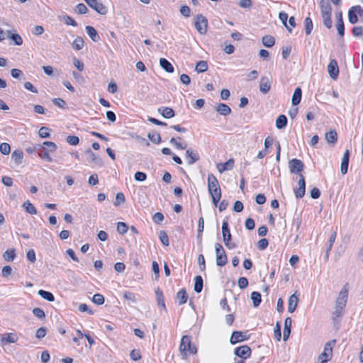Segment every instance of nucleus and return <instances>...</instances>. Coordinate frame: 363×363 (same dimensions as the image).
Masks as SVG:
<instances>
[{
    "label": "nucleus",
    "mask_w": 363,
    "mask_h": 363,
    "mask_svg": "<svg viewBox=\"0 0 363 363\" xmlns=\"http://www.w3.org/2000/svg\"><path fill=\"white\" fill-rule=\"evenodd\" d=\"M319 6L320 9L323 23L328 29L332 28V6L329 0H320Z\"/></svg>",
    "instance_id": "1"
},
{
    "label": "nucleus",
    "mask_w": 363,
    "mask_h": 363,
    "mask_svg": "<svg viewBox=\"0 0 363 363\" xmlns=\"http://www.w3.org/2000/svg\"><path fill=\"white\" fill-rule=\"evenodd\" d=\"M179 351L184 358L188 356L189 354H196L197 350L195 347L191 346V337L189 335H183L181 339L179 345Z\"/></svg>",
    "instance_id": "2"
},
{
    "label": "nucleus",
    "mask_w": 363,
    "mask_h": 363,
    "mask_svg": "<svg viewBox=\"0 0 363 363\" xmlns=\"http://www.w3.org/2000/svg\"><path fill=\"white\" fill-rule=\"evenodd\" d=\"M215 251L216 257V264L219 267L225 265L228 262V257L223 246L217 242L215 244Z\"/></svg>",
    "instance_id": "3"
},
{
    "label": "nucleus",
    "mask_w": 363,
    "mask_h": 363,
    "mask_svg": "<svg viewBox=\"0 0 363 363\" xmlns=\"http://www.w3.org/2000/svg\"><path fill=\"white\" fill-rule=\"evenodd\" d=\"M348 291L349 287L348 284L347 283L343 286L336 298L335 306H337V308H345L347 301Z\"/></svg>",
    "instance_id": "4"
},
{
    "label": "nucleus",
    "mask_w": 363,
    "mask_h": 363,
    "mask_svg": "<svg viewBox=\"0 0 363 363\" xmlns=\"http://www.w3.org/2000/svg\"><path fill=\"white\" fill-rule=\"evenodd\" d=\"M336 340H333L325 343L324 350L318 357V360H325L326 362L330 361L333 357V347L335 345Z\"/></svg>",
    "instance_id": "5"
},
{
    "label": "nucleus",
    "mask_w": 363,
    "mask_h": 363,
    "mask_svg": "<svg viewBox=\"0 0 363 363\" xmlns=\"http://www.w3.org/2000/svg\"><path fill=\"white\" fill-rule=\"evenodd\" d=\"M222 235L223 242L228 249H233L235 247V244L230 242L232 236L230 232L228 223L226 220H224L222 224Z\"/></svg>",
    "instance_id": "6"
},
{
    "label": "nucleus",
    "mask_w": 363,
    "mask_h": 363,
    "mask_svg": "<svg viewBox=\"0 0 363 363\" xmlns=\"http://www.w3.org/2000/svg\"><path fill=\"white\" fill-rule=\"evenodd\" d=\"M194 25L196 29L200 34L204 35L206 33L208 27V20L204 16H203L202 14H198L195 18Z\"/></svg>",
    "instance_id": "7"
},
{
    "label": "nucleus",
    "mask_w": 363,
    "mask_h": 363,
    "mask_svg": "<svg viewBox=\"0 0 363 363\" xmlns=\"http://www.w3.org/2000/svg\"><path fill=\"white\" fill-rule=\"evenodd\" d=\"M91 9L95 10L101 15H105L107 13L106 8L98 0H84Z\"/></svg>",
    "instance_id": "8"
},
{
    "label": "nucleus",
    "mask_w": 363,
    "mask_h": 363,
    "mask_svg": "<svg viewBox=\"0 0 363 363\" xmlns=\"http://www.w3.org/2000/svg\"><path fill=\"white\" fill-rule=\"evenodd\" d=\"M250 338V335L247 332L234 331L233 332L230 342L232 345H235L238 342L247 340Z\"/></svg>",
    "instance_id": "9"
},
{
    "label": "nucleus",
    "mask_w": 363,
    "mask_h": 363,
    "mask_svg": "<svg viewBox=\"0 0 363 363\" xmlns=\"http://www.w3.org/2000/svg\"><path fill=\"white\" fill-rule=\"evenodd\" d=\"M336 18V29L337 33L340 37H343L345 35V25L342 18V12L341 11H336L335 12Z\"/></svg>",
    "instance_id": "10"
},
{
    "label": "nucleus",
    "mask_w": 363,
    "mask_h": 363,
    "mask_svg": "<svg viewBox=\"0 0 363 363\" xmlns=\"http://www.w3.org/2000/svg\"><path fill=\"white\" fill-rule=\"evenodd\" d=\"M289 167L291 173L298 174L303 171L304 164L300 160L292 159L289 162Z\"/></svg>",
    "instance_id": "11"
},
{
    "label": "nucleus",
    "mask_w": 363,
    "mask_h": 363,
    "mask_svg": "<svg viewBox=\"0 0 363 363\" xmlns=\"http://www.w3.org/2000/svg\"><path fill=\"white\" fill-rule=\"evenodd\" d=\"M235 354L242 359H247L251 356L252 350L248 345H242L235 349Z\"/></svg>",
    "instance_id": "12"
},
{
    "label": "nucleus",
    "mask_w": 363,
    "mask_h": 363,
    "mask_svg": "<svg viewBox=\"0 0 363 363\" xmlns=\"http://www.w3.org/2000/svg\"><path fill=\"white\" fill-rule=\"evenodd\" d=\"M298 187L294 189V193L296 198H302L306 192V182L305 178L303 174H299V181L298 182Z\"/></svg>",
    "instance_id": "13"
},
{
    "label": "nucleus",
    "mask_w": 363,
    "mask_h": 363,
    "mask_svg": "<svg viewBox=\"0 0 363 363\" xmlns=\"http://www.w3.org/2000/svg\"><path fill=\"white\" fill-rule=\"evenodd\" d=\"M328 72L333 79H336L339 74V67L335 60H331L328 65Z\"/></svg>",
    "instance_id": "14"
},
{
    "label": "nucleus",
    "mask_w": 363,
    "mask_h": 363,
    "mask_svg": "<svg viewBox=\"0 0 363 363\" xmlns=\"http://www.w3.org/2000/svg\"><path fill=\"white\" fill-rule=\"evenodd\" d=\"M18 336L15 333H9L3 335L0 340V343L2 346L6 345L10 343H15L18 341Z\"/></svg>",
    "instance_id": "15"
},
{
    "label": "nucleus",
    "mask_w": 363,
    "mask_h": 363,
    "mask_svg": "<svg viewBox=\"0 0 363 363\" xmlns=\"http://www.w3.org/2000/svg\"><path fill=\"white\" fill-rule=\"evenodd\" d=\"M207 182L208 190L209 193H211V191L219 189L220 188L217 178L213 174H209L208 175Z\"/></svg>",
    "instance_id": "16"
},
{
    "label": "nucleus",
    "mask_w": 363,
    "mask_h": 363,
    "mask_svg": "<svg viewBox=\"0 0 363 363\" xmlns=\"http://www.w3.org/2000/svg\"><path fill=\"white\" fill-rule=\"evenodd\" d=\"M271 89V82L269 79L266 77L263 76L260 79L259 82V91L265 94H267Z\"/></svg>",
    "instance_id": "17"
},
{
    "label": "nucleus",
    "mask_w": 363,
    "mask_h": 363,
    "mask_svg": "<svg viewBox=\"0 0 363 363\" xmlns=\"http://www.w3.org/2000/svg\"><path fill=\"white\" fill-rule=\"evenodd\" d=\"M349 161H350V151H349V150H346L343 155V157L342 158L341 166H340V171L343 175L347 172Z\"/></svg>",
    "instance_id": "18"
},
{
    "label": "nucleus",
    "mask_w": 363,
    "mask_h": 363,
    "mask_svg": "<svg viewBox=\"0 0 363 363\" xmlns=\"http://www.w3.org/2000/svg\"><path fill=\"white\" fill-rule=\"evenodd\" d=\"M86 160L89 162H91L96 164L101 165L102 161L91 149H88L85 152Z\"/></svg>",
    "instance_id": "19"
},
{
    "label": "nucleus",
    "mask_w": 363,
    "mask_h": 363,
    "mask_svg": "<svg viewBox=\"0 0 363 363\" xmlns=\"http://www.w3.org/2000/svg\"><path fill=\"white\" fill-rule=\"evenodd\" d=\"M235 161L233 158L229 159L227 162L223 164H217L218 170L220 173H222L227 170H230L234 166Z\"/></svg>",
    "instance_id": "20"
},
{
    "label": "nucleus",
    "mask_w": 363,
    "mask_h": 363,
    "mask_svg": "<svg viewBox=\"0 0 363 363\" xmlns=\"http://www.w3.org/2000/svg\"><path fill=\"white\" fill-rule=\"evenodd\" d=\"M298 297L296 294H294L290 296L289 298V303H288V311L289 313H293L298 305Z\"/></svg>",
    "instance_id": "21"
},
{
    "label": "nucleus",
    "mask_w": 363,
    "mask_h": 363,
    "mask_svg": "<svg viewBox=\"0 0 363 363\" xmlns=\"http://www.w3.org/2000/svg\"><path fill=\"white\" fill-rule=\"evenodd\" d=\"M292 320L290 317H287L284 320V328L283 332V340L286 341L291 333Z\"/></svg>",
    "instance_id": "22"
},
{
    "label": "nucleus",
    "mask_w": 363,
    "mask_h": 363,
    "mask_svg": "<svg viewBox=\"0 0 363 363\" xmlns=\"http://www.w3.org/2000/svg\"><path fill=\"white\" fill-rule=\"evenodd\" d=\"M85 30L87 35L94 42H98L100 40V36L94 27L91 26H86L85 27Z\"/></svg>",
    "instance_id": "23"
},
{
    "label": "nucleus",
    "mask_w": 363,
    "mask_h": 363,
    "mask_svg": "<svg viewBox=\"0 0 363 363\" xmlns=\"http://www.w3.org/2000/svg\"><path fill=\"white\" fill-rule=\"evenodd\" d=\"M186 157L189 164H193L199 160V155L190 149L186 151Z\"/></svg>",
    "instance_id": "24"
},
{
    "label": "nucleus",
    "mask_w": 363,
    "mask_h": 363,
    "mask_svg": "<svg viewBox=\"0 0 363 363\" xmlns=\"http://www.w3.org/2000/svg\"><path fill=\"white\" fill-rule=\"evenodd\" d=\"M216 111L222 116H228L231 113L230 108L225 104L220 103L216 107Z\"/></svg>",
    "instance_id": "25"
},
{
    "label": "nucleus",
    "mask_w": 363,
    "mask_h": 363,
    "mask_svg": "<svg viewBox=\"0 0 363 363\" xmlns=\"http://www.w3.org/2000/svg\"><path fill=\"white\" fill-rule=\"evenodd\" d=\"M155 296H156V298H157V306L166 311L167 308H166V306L164 303V298L163 293L159 288H157L155 290Z\"/></svg>",
    "instance_id": "26"
},
{
    "label": "nucleus",
    "mask_w": 363,
    "mask_h": 363,
    "mask_svg": "<svg viewBox=\"0 0 363 363\" xmlns=\"http://www.w3.org/2000/svg\"><path fill=\"white\" fill-rule=\"evenodd\" d=\"M158 111L165 118H173L175 115L174 111L169 107H160L158 108Z\"/></svg>",
    "instance_id": "27"
},
{
    "label": "nucleus",
    "mask_w": 363,
    "mask_h": 363,
    "mask_svg": "<svg viewBox=\"0 0 363 363\" xmlns=\"http://www.w3.org/2000/svg\"><path fill=\"white\" fill-rule=\"evenodd\" d=\"M7 38L13 41L16 45H21L23 39L18 33H12L11 30L6 31Z\"/></svg>",
    "instance_id": "28"
},
{
    "label": "nucleus",
    "mask_w": 363,
    "mask_h": 363,
    "mask_svg": "<svg viewBox=\"0 0 363 363\" xmlns=\"http://www.w3.org/2000/svg\"><path fill=\"white\" fill-rule=\"evenodd\" d=\"M23 157V152L21 150L16 149L11 154V159L14 161L16 164L22 163Z\"/></svg>",
    "instance_id": "29"
},
{
    "label": "nucleus",
    "mask_w": 363,
    "mask_h": 363,
    "mask_svg": "<svg viewBox=\"0 0 363 363\" xmlns=\"http://www.w3.org/2000/svg\"><path fill=\"white\" fill-rule=\"evenodd\" d=\"M160 65L167 72H168V73L174 72V67L167 59L160 58Z\"/></svg>",
    "instance_id": "30"
},
{
    "label": "nucleus",
    "mask_w": 363,
    "mask_h": 363,
    "mask_svg": "<svg viewBox=\"0 0 363 363\" xmlns=\"http://www.w3.org/2000/svg\"><path fill=\"white\" fill-rule=\"evenodd\" d=\"M177 299L178 300L179 305L184 304L188 299V296L186 294V291L185 289H180L176 296Z\"/></svg>",
    "instance_id": "31"
},
{
    "label": "nucleus",
    "mask_w": 363,
    "mask_h": 363,
    "mask_svg": "<svg viewBox=\"0 0 363 363\" xmlns=\"http://www.w3.org/2000/svg\"><path fill=\"white\" fill-rule=\"evenodd\" d=\"M302 91L300 87L296 88L291 99V103L294 106L298 105L301 100Z\"/></svg>",
    "instance_id": "32"
},
{
    "label": "nucleus",
    "mask_w": 363,
    "mask_h": 363,
    "mask_svg": "<svg viewBox=\"0 0 363 363\" xmlns=\"http://www.w3.org/2000/svg\"><path fill=\"white\" fill-rule=\"evenodd\" d=\"M203 281L200 275H197L194 278V291L196 293H200L203 290Z\"/></svg>",
    "instance_id": "33"
},
{
    "label": "nucleus",
    "mask_w": 363,
    "mask_h": 363,
    "mask_svg": "<svg viewBox=\"0 0 363 363\" xmlns=\"http://www.w3.org/2000/svg\"><path fill=\"white\" fill-rule=\"evenodd\" d=\"M325 140L330 144H335L337 140V134L335 130H331L325 133Z\"/></svg>",
    "instance_id": "34"
},
{
    "label": "nucleus",
    "mask_w": 363,
    "mask_h": 363,
    "mask_svg": "<svg viewBox=\"0 0 363 363\" xmlns=\"http://www.w3.org/2000/svg\"><path fill=\"white\" fill-rule=\"evenodd\" d=\"M22 207L25 209V211L27 213H28L30 214H32V215L37 214V210H36L35 207L28 200H27L26 201H25L23 203Z\"/></svg>",
    "instance_id": "35"
},
{
    "label": "nucleus",
    "mask_w": 363,
    "mask_h": 363,
    "mask_svg": "<svg viewBox=\"0 0 363 363\" xmlns=\"http://www.w3.org/2000/svg\"><path fill=\"white\" fill-rule=\"evenodd\" d=\"M287 125V118L285 115H280L276 120V127L278 129H282Z\"/></svg>",
    "instance_id": "36"
},
{
    "label": "nucleus",
    "mask_w": 363,
    "mask_h": 363,
    "mask_svg": "<svg viewBox=\"0 0 363 363\" xmlns=\"http://www.w3.org/2000/svg\"><path fill=\"white\" fill-rule=\"evenodd\" d=\"M38 294L48 301L52 302L55 301L54 295L50 291L40 289L38 291Z\"/></svg>",
    "instance_id": "37"
},
{
    "label": "nucleus",
    "mask_w": 363,
    "mask_h": 363,
    "mask_svg": "<svg viewBox=\"0 0 363 363\" xmlns=\"http://www.w3.org/2000/svg\"><path fill=\"white\" fill-rule=\"evenodd\" d=\"M336 235H337L336 232L333 231L330 235V238L328 241V247H327L326 252H325L326 258H328L329 256L330 251L331 250L333 243L335 240Z\"/></svg>",
    "instance_id": "38"
},
{
    "label": "nucleus",
    "mask_w": 363,
    "mask_h": 363,
    "mask_svg": "<svg viewBox=\"0 0 363 363\" xmlns=\"http://www.w3.org/2000/svg\"><path fill=\"white\" fill-rule=\"evenodd\" d=\"M208 67V66L207 62L204 61V60H201L196 63V67H195V70L198 73H202V72L207 71Z\"/></svg>",
    "instance_id": "39"
},
{
    "label": "nucleus",
    "mask_w": 363,
    "mask_h": 363,
    "mask_svg": "<svg viewBox=\"0 0 363 363\" xmlns=\"http://www.w3.org/2000/svg\"><path fill=\"white\" fill-rule=\"evenodd\" d=\"M262 44L267 48L272 47L275 43L274 38L272 35H264L262 40Z\"/></svg>",
    "instance_id": "40"
},
{
    "label": "nucleus",
    "mask_w": 363,
    "mask_h": 363,
    "mask_svg": "<svg viewBox=\"0 0 363 363\" xmlns=\"http://www.w3.org/2000/svg\"><path fill=\"white\" fill-rule=\"evenodd\" d=\"M250 298L252 301L254 307H257L262 301L261 294L257 291L252 292Z\"/></svg>",
    "instance_id": "41"
},
{
    "label": "nucleus",
    "mask_w": 363,
    "mask_h": 363,
    "mask_svg": "<svg viewBox=\"0 0 363 363\" xmlns=\"http://www.w3.org/2000/svg\"><path fill=\"white\" fill-rule=\"evenodd\" d=\"M313 21L310 17H306L304 21V30L307 35L311 33L313 30Z\"/></svg>",
    "instance_id": "42"
},
{
    "label": "nucleus",
    "mask_w": 363,
    "mask_h": 363,
    "mask_svg": "<svg viewBox=\"0 0 363 363\" xmlns=\"http://www.w3.org/2000/svg\"><path fill=\"white\" fill-rule=\"evenodd\" d=\"M15 249L7 250L3 254L4 259L7 262H12L16 257Z\"/></svg>",
    "instance_id": "43"
},
{
    "label": "nucleus",
    "mask_w": 363,
    "mask_h": 363,
    "mask_svg": "<svg viewBox=\"0 0 363 363\" xmlns=\"http://www.w3.org/2000/svg\"><path fill=\"white\" fill-rule=\"evenodd\" d=\"M348 20L352 24H355L358 21L357 14L353 9L352 6L348 11Z\"/></svg>",
    "instance_id": "44"
},
{
    "label": "nucleus",
    "mask_w": 363,
    "mask_h": 363,
    "mask_svg": "<svg viewBox=\"0 0 363 363\" xmlns=\"http://www.w3.org/2000/svg\"><path fill=\"white\" fill-rule=\"evenodd\" d=\"M38 147H42L43 149H45V147H47V151L48 152H54L57 149V145L53 142L45 141L43 143L42 145H38Z\"/></svg>",
    "instance_id": "45"
},
{
    "label": "nucleus",
    "mask_w": 363,
    "mask_h": 363,
    "mask_svg": "<svg viewBox=\"0 0 363 363\" xmlns=\"http://www.w3.org/2000/svg\"><path fill=\"white\" fill-rule=\"evenodd\" d=\"M84 44V42L83 38L81 37H77V38H75L74 40V41L72 43V47L76 50H80L83 48Z\"/></svg>",
    "instance_id": "46"
},
{
    "label": "nucleus",
    "mask_w": 363,
    "mask_h": 363,
    "mask_svg": "<svg viewBox=\"0 0 363 363\" xmlns=\"http://www.w3.org/2000/svg\"><path fill=\"white\" fill-rule=\"evenodd\" d=\"M147 137L155 144H159L161 142V136L158 133L150 132Z\"/></svg>",
    "instance_id": "47"
},
{
    "label": "nucleus",
    "mask_w": 363,
    "mask_h": 363,
    "mask_svg": "<svg viewBox=\"0 0 363 363\" xmlns=\"http://www.w3.org/2000/svg\"><path fill=\"white\" fill-rule=\"evenodd\" d=\"M279 18L281 21L282 24L287 28L289 32H291V28L287 26L288 14L284 11H281L279 13Z\"/></svg>",
    "instance_id": "48"
},
{
    "label": "nucleus",
    "mask_w": 363,
    "mask_h": 363,
    "mask_svg": "<svg viewBox=\"0 0 363 363\" xmlns=\"http://www.w3.org/2000/svg\"><path fill=\"white\" fill-rule=\"evenodd\" d=\"M159 238H160L161 242L164 246H168L169 245V237L165 231L161 230L160 232Z\"/></svg>",
    "instance_id": "49"
},
{
    "label": "nucleus",
    "mask_w": 363,
    "mask_h": 363,
    "mask_svg": "<svg viewBox=\"0 0 363 363\" xmlns=\"http://www.w3.org/2000/svg\"><path fill=\"white\" fill-rule=\"evenodd\" d=\"M123 298L125 300L130 301L131 303H136V301H137L135 294L130 291H125L123 293Z\"/></svg>",
    "instance_id": "50"
},
{
    "label": "nucleus",
    "mask_w": 363,
    "mask_h": 363,
    "mask_svg": "<svg viewBox=\"0 0 363 363\" xmlns=\"http://www.w3.org/2000/svg\"><path fill=\"white\" fill-rule=\"evenodd\" d=\"M38 135L42 138H50V134L49 133V128L45 126L41 127L38 130Z\"/></svg>",
    "instance_id": "51"
},
{
    "label": "nucleus",
    "mask_w": 363,
    "mask_h": 363,
    "mask_svg": "<svg viewBox=\"0 0 363 363\" xmlns=\"http://www.w3.org/2000/svg\"><path fill=\"white\" fill-rule=\"evenodd\" d=\"M11 147L10 145L7 143H2L0 145V152L1 154L4 155H7L10 153Z\"/></svg>",
    "instance_id": "52"
},
{
    "label": "nucleus",
    "mask_w": 363,
    "mask_h": 363,
    "mask_svg": "<svg viewBox=\"0 0 363 363\" xmlns=\"http://www.w3.org/2000/svg\"><path fill=\"white\" fill-rule=\"evenodd\" d=\"M62 21L66 25L72 26L74 27H76L77 26V22L69 16H63Z\"/></svg>",
    "instance_id": "53"
},
{
    "label": "nucleus",
    "mask_w": 363,
    "mask_h": 363,
    "mask_svg": "<svg viewBox=\"0 0 363 363\" xmlns=\"http://www.w3.org/2000/svg\"><path fill=\"white\" fill-rule=\"evenodd\" d=\"M344 310H345V308H342V307L337 308V306H335L334 311L333 312V314H332L333 319L335 320L337 318L341 317L343 315Z\"/></svg>",
    "instance_id": "54"
},
{
    "label": "nucleus",
    "mask_w": 363,
    "mask_h": 363,
    "mask_svg": "<svg viewBox=\"0 0 363 363\" xmlns=\"http://www.w3.org/2000/svg\"><path fill=\"white\" fill-rule=\"evenodd\" d=\"M104 297L100 294H96L92 298V301L97 305H102L104 303Z\"/></svg>",
    "instance_id": "55"
},
{
    "label": "nucleus",
    "mask_w": 363,
    "mask_h": 363,
    "mask_svg": "<svg viewBox=\"0 0 363 363\" xmlns=\"http://www.w3.org/2000/svg\"><path fill=\"white\" fill-rule=\"evenodd\" d=\"M128 229V227L126 223H123V222H118L117 223V231L120 233V234H125L127 230Z\"/></svg>",
    "instance_id": "56"
},
{
    "label": "nucleus",
    "mask_w": 363,
    "mask_h": 363,
    "mask_svg": "<svg viewBox=\"0 0 363 363\" xmlns=\"http://www.w3.org/2000/svg\"><path fill=\"white\" fill-rule=\"evenodd\" d=\"M11 75L12 77L21 80L23 77V73L21 69L14 68L11 70Z\"/></svg>",
    "instance_id": "57"
},
{
    "label": "nucleus",
    "mask_w": 363,
    "mask_h": 363,
    "mask_svg": "<svg viewBox=\"0 0 363 363\" xmlns=\"http://www.w3.org/2000/svg\"><path fill=\"white\" fill-rule=\"evenodd\" d=\"M75 11L79 14H85L88 12V9L85 4L80 3L76 6Z\"/></svg>",
    "instance_id": "58"
},
{
    "label": "nucleus",
    "mask_w": 363,
    "mask_h": 363,
    "mask_svg": "<svg viewBox=\"0 0 363 363\" xmlns=\"http://www.w3.org/2000/svg\"><path fill=\"white\" fill-rule=\"evenodd\" d=\"M274 337L277 341H280L281 338V325L279 322L276 323V326L274 330Z\"/></svg>",
    "instance_id": "59"
},
{
    "label": "nucleus",
    "mask_w": 363,
    "mask_h": 363,
    "mask_svg": "<svg viewBox=\"0 0 363 363\" xmlns=\"http://www.w3.org/2000/svg\"><path fill=\"white\" fill-rule=\"evenodd\" d=\"M66 141L72 145H77L79 143V138L75 135H68L67 137Z\"/></svg>",
    "instance_id": "60"
},
{
    "label": "nucleus",
    "mask_w": 363,
    "mask_h": 363,
    "mask_svg": "<svg viewBox=\"0 0 363 363\" xmlns=\"http://www.w3.org/2000/svg\"><path fill=\"white\" fill-rule=\"evenodd\" d=\"M352 35L354 38H359L363 33L362 26H354L352 30Z\"/></svg>",
    "instance_id": "61"
},
{
    "label": "nucleus",
    "mask_w": 363,
    "mask_h": 363,
    "mask_svg": "<svg viewBox=\"0 0 363 363\" xmlns=\"http://www.w3.org/2000/svg\"><path fill=\"white\" fill-rule=\"evenodd\" d=\"M46 333H47L46 328L40 327L37 330L36 333H35V337L38 339H42L46 335Z\"/></svg>",
    "instance_id": "62"
},
{
    "label": "nucleus",
    "mask_w": 363,
    "mask_h": 363,
    "mask_svg": "<svg viewBox=\"0 0 363 363\" xmlns=\"http://www.w3.org/2000/svg\"><path fill=\"white\" fill-rule=\"evenodd\" d=\"M33 313L38 318H44L45 317L44 311L40 308H34L33 309Z\"/></svg>",
    "instance_id": "63"
},
{
    "label": "nucleus",
    "mask_w": 363,
    "mask_h": 363,
    "mask_svg": "<svg viewBox=\"0 0 363 363\" xmlns=\"http://www.w3.org/2000/svg\"><path fill=\"white\" fill-rule=\"evenodd\" d=\"M125 202V196L122 192L117 193L116 196V201L114 202L115 206H119L121 203Z\"/></svg>",
    "instance_id": "64"
}]
</instances>
